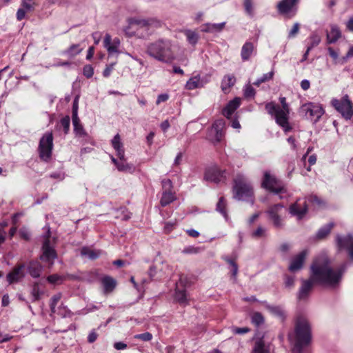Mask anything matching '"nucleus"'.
<instances>
[{
    "instance_id": "2f4dec72",
    "label": "nucleus",
    "mask_w": 353,
    "mask_h": 353,
    "mask_svg": "<svg viewBox=\"0 0 353 353\" xmlns=\"http://www.w3.org/2000/svg\"><path fill=\"white\" fill-rule=\"evenodd\" d=\"M183 33L190 44L194 46L197 43L199 39V35L197 32L191 30H185L183 31Z\"/></svg>"
},
{
    "instance_id": "f03ea898",
    "label": "nucleus",
    "mask_w": 353,
    "mask_h": 353,
    "mask_svg": "<svg viewBox=\"0 0 353 353\" xmlns=\"http://www.w3.org/2000/svg\"><path fill=\"white\" fill-rule=\"evenodd\" d=\"M288 339L292 345V353H303V349L311 342V327L307 319L299 317L294 332L288 334Z\"/></svg>"
},
{
    "instance_id": "8fccbe9b",
    "label": "nucleus",
    "mask_w": 353,
    "mask_h": 353,
    "mask_svg": "<svg viewBox=\"0 0 353 353\" xmlns=\"http://www.w3.org/2000/svg\"><path fill=\"white\" fill-rule=\"evenodd\" d=\"M60 125L63 128L65 134H67L70 129V119L69 116H65L60 121Z\"/></svg>"
},
{
    "instance_id": "864d4df0",
    "label": "nucleus",
    "mask_w": 353,
    "mask_h": 353,
    "mask_svg": "<svg viewBox=\"0 0 353 353\" xmlns=\"http://www.w3.org/2000/svg\"><path fill=\"white\" fill-rule=\"evenodd\" d=\"M225 261L229 263L232 267V274L234 277H235L238 272V265L237 264L231 259H229L228 257L225 258Z\"/></svg>"
},
{
    "instance_id": "79ce46f5",
    "label": "nucleus",
    "mask_w": 353,
    "mask_h": 353,
    "mask_svg": "<svg viewBox=\"0 0 353 353\" xmlns=\"http://www.w3.org/2000/svg\"><path fill=\"white\" fill-rule=\"evenodd\" d=\"M309 40L310 44L307 46V48L308 50H312L313 48L317 46L321 43V38L318 34L314 32L310 36Z\"/></svg>"
},
{
    "instance_id": "de8ad7c7",
    "label": "nucleus",
    "mask_w": 353,
    "mask_h": 353,
    "mask_svg": "<svg viewBox=\"0 0 353 353\" xmlns=\"http://www.w3.org/2000/svg\"><path fill=\"white\" fill-rule=\"evenodd\" d=\"M252 322L255 325L259 326L264 323V318L261 313L255 312L252 316Z\"/></svg>"
},
{
    "instance_id": "6ab92c4d",
    "label": "nucleus",
    "mask_w": 353,
    "mask_h": 353,
    "mask_svg": "<svg viewBox=\"0 0 353 353\" xmlns=\"http://www.w3.org/2000/svg\"><path fill=\"white\" fill-rule=\"evenodd\" d=\"M307 254V250H303L296 256H294L289 266V270L295 272L302 268L305 259Z\"/></svg>"
},
{
    "instance_id": "7c9ffc66",
    "label": "nucleus",
    "mask_w": 353,
    "mask_h": 353,
    "mask_svg": "<svg viewBox=\"0 0 353 353\" xmlns=\"http://www.w3.org/2000/svg\"><path fill=\"white\" fill-rule=\"evenodd\" d=\"M175 200V196L172 191H163L160 203L165 207Z\"/></svg>"
},
{
    "instance_id": "c03bdc74",
    "label": "nucleus",
    "mask_w": 353,
    "mask_h": 353,
    "mask_svg": "<svg viewBox=\"0 0 353 353\" xmlns=\"http://www.w3.org/2000/svg\"><path fill=\"white\" fill-rule=\"evenodd\" d=\"M223 125L222 120H218L213 124V128L216 131V139L217 141H220L223 137V132L221 128Z\"/></svg>"
},
{
    "instance_id": "052dcab7",
    "label": "nucleus",
    "mask_w": 353,
    "mask_h": 353,
    "mask_svg": "<svg viewBox=\"0 0 353 353\" xmlns=\"http://www.w3.org/2000/svg\"><path fill=\"white\" fill-rule=\"evenodd\" d=\"M255 95V90L251 85H247L244 90V96L246 98L253 97Z\"/></svg>"
},
{
    "instance_id": "603ef678",
    "label": "nucleus",
    "mask_w": 353,
    "mask_h": 353,
    "mask_svg": "<svg viewBox=\"0 0 353 353\" xmlns=\"http://www.w3.org/2000/svg\"><path fill=\"white\" fill-rule=\"evenodd\" d=\"M63 280V276H61L57 274L50 275L47 277V281L52 284L61 283Z\"/></svg>"
},
{
    "instance_id": "e433bc0d",
    "label": "nucleus",
    "mask_w": 353,
    "mask_h": 353,
    "mask_svg": "<svg viewBox=\"0 0 353 353\" xmlns=\"http://www.w3.org/2000/svg\"><path fill=\"white\" fill-rule=\"evenodd\" d=\"M116 167L117 170L121 172H131L133 170L132 165L128 164L126 162L125 157H123V159H119V161Z\"/></svg>"
},
{
    "instance_id": "4468645a",
    "label": "nucleus",
    "mask_w": 353,
    "mask_h": 353,
    "mask_svg": "<svg viewBox=\"0 0 353 353\" xmlns=\"http://www.w3.org/2000/svg\"><path fill=\"white\" fill-rule=\"evenodd\" d=\"M299 0H282L277 4L278 12L284 15L292 17L297 11Z\"/></svg>"
},
{
    "instance_id": "39448f33",
    "label": "nucleus",
    "mask_w": 353,
    "mask_h": 353,
    "mask_svg": "<svg viewBox=\"0 0 353 353\" xmlns=\"http://www.w3.org/2000/svg\"><path fill=\"white\" fill-rule=\"evenodd\" d=\"M234 198L239 201H250L253 204V188L248 179L243 175L239 174L234 179Z\"/></svg>"
},
{
    "instance_id": "6e6552de",
    "label": "nucleus",
    "mask_w": 353,
    "mask_h": 353,
    "mask_svg": "<svg viewBox=\"0 0 353 353\" xmlns=\"http://www.w3.org/2000/svg\"><path fill=\"white\" fill-rule=\"evenodd\" d=\"M285 213V207L281 203L272 205L265 211L269 221L272 223L274 228L278 229L284 226L283 216Z\"/></svg>"
},
{
    "instance_id": "37998d69",
    "label": "nucleus",
    "mask_w": 353,
    "mask_h": 353,
    "mask_svg": "<svg viewBox=\"0 0 353 353\" xmlns=\"http://www.w3.org/2000/svg\"><path fill=\"white\" fill-rule=\"evenodd\" d=\"M251 236L254 239L265 238L267 236V228L260 225L252 232Z\"/></svg>"
},
{
    "instance_id": "423d86ee",
    "label": "nucleus",
    "mask_w": 353,
    "mask_h": 353,
    "mask_svg": "<svg viewBox=\"0 0 353 353\" xmlns=\"http://www.w3.org/2000/svg\"><path fill=\"white\" fill-rule=\"evenodd\" d=\"M161 26V22L156 18L134 19L130 21V28L135 30L134 34L139 37H148L154 29Z\"/></svg>"
},
{
    "instance_id": "412c9836",
    "label": "nucleus",
    "mask_w": 353,
    "mask_h": 353,
    "mask_svg": "<svg viewBox=\"0 0 353 353\" xmlns=\"http://www.w3.org/2000/svg\"><path fill=\"white\" fill-rule=\"evenodd\" d=\"M270 343H266L262 337L255 341L252 353H270Z\"/></svg>"
},
{
    "instance_id": "3c124183",
    "label": "nucleus",
    "mask_w": 353,
    "mask_h": 353,
    "mask_svg": "<svg viewBox=\"0 0 353 353\" xmlns=\"http://www.w3.org/2000/svg\"><path fill=\"white\" fill-rule=\"evenodd\" d=\"M134 338L135 339L141 340L143 341H150L152 339V334L148 332H144L142 334H138L134 335Z\"/></svg>"
},
{
    "instance_id": "9d476101",
    "label": "nucleus",
    "mask_w": 353,
    "mask_h": 353,
    "mask_svg": "<svg viewBox=\"0 0 353 353\" xmlns=\"http://www.w3.org/2000/svg\"><path fill=\"white\" fill-rule=\"evenodd\" d=\"M46 228V232L43 235L44 241L42 245V254L40 257L41 260L47 262L50 265L53 264V261L57 257L56 250L54 247L50 245V229L49 226Z\"/></svg>"
},
{
    "instance_id": "c9c22d12",
    "label": "nucleus",
    "mask_w": 353,
    "mask_h": 353,
    "mask_svg": "<svg viewBox=\"0 0 353 353\" xmlns=\"http://www.w3.org/2000/svg\"><path fill=\"white\" fill-rule=\"evenodd\" d=\"M72 123L74 125V130L75 133L81 137L85 135V130L80 123L79 118L78 115L76 116V118L72 117Z\"/></svg>"
},
{
    "instance_id": "72a5a7b5",
    "label": "nucleus",
    "mask_w": 353,
    "mask_h": 353,
    "mask_svg": "<svg viewBox=\"0 0 353 353\" xmlns=\"http://www.w3.org/2000/svg\"><path fill=\"white\" fill-rule=\"evenodd\" d=\"M81 254L91 260L97 259L99 256V252L92 250L88 247H83L81 250Z\"/></svg>"
},
{
    "instance_id": "f257e3e1",
    "label": "nucleus",
    "mask_w": 353,
    "mask_h": 353,
    "mask_svg": "<svg viewBox=\"0 0 353 353\" xmlns=\"http://www.w3.org/2000/svg\"><path fill=\"white\" fill-rule=\"evenodd\" d=\"M347 263H343L334 270L329 259L325 256L316 257L310 266V274L308 279H301V285L297 292L299 301H306L312 290L314 283L335 288L341 282L345 272Z\"/></svg>"
},
{
    "instance_id": "cd10ccee",
    "label": "nucleus",
    "mask_w": 353,
    "mask_h": 353,
    "mask_svg": "<svg viewBox=\"0 0 353 353\" xmlns=\"http://www.w3.org/2000/svg\"><path fill=\"white\" fill-rule=\"evenodd\" d=\"M174 300L181 305L188 304V301L187 299L186 290L184 289L180 290L176 288L175 290Z\"/></svg>"
},
{
    "instance_id": "a18cd8bd",
    "label": "nucleus",
    "mask_w": 353,
    "mask_h": 353,
    "mask_svg": "<svg viewBox=\"0 0 353 353\" xmlns=\"http://www.w3.org/2000/svg\"><path fill=\"white\" fill-rule=\"evenodd\" d=\"M254 0H244L243 1V6L245 9V12L250 17H253L254 15Z\"/></svg>"
},
{
    "instance_id": "dca6fc26",
    "label": "nucleus",
    "mask_w": 353,
    "mask_h": 353,
    "mask_svg": "<svg viewBox=\"0 0 353 353\" xmlns=\"http://www.w3.org/2000/svg\"><path fill=\"white\" fill-rule=\"evenodd\" d=\"M289 212L292 216H296L297 219H302L307 212V201H304L303 203H301L300 199H298L290 206Z\"/></svg>"
},
{
    "instance_id": "20e7f679",
    "label": "nucleus",
    "mask_w": 353,
    "mask_h": 353,
    "mask_svg": "<svg viewBox=\"0 0 353 353\" xmlns=\"http://www.w3.org/2000/svg\"><path fill=\"white\" fill-rule=\"evenodd\" d=\"M147 53L152 57L163 62H171L174 59L172 44L169 40L159 39L147 46Z\"/></svg>"
},
{
    "instance_id": "c85d7f7f",
    "label": "nucleus",
    "mask_w": 353,
    "mask_h": 353,
    "mask_svg": "<svg viewBox=\"0 0 353 353\" xmlns=\"http://www.w3.org/2000/svg\"><path fill=\"white\" fill-rule=\"evenodd\" d=\"M83 48L80 47L79 44H73L69 48L64 50L62 54L68 56L69 58H73L80 54Z\"/></svg>"
},
{
    "instance_id": "9b49d317",
    "label": "nucleus",
    "mask_w": 353,
    "mask_h": 353,
    "mask_svg": "<svg viewBox=\"0 0 353 353\" xmlns=\"http://www.w3.org/2000/svg\"><path fill=\"white\" fill-rule=\"evenodd\" d=\"M324 110L319 104L307 103L300 108V113L314 123H316L324 114Z\"/></svg>"
},
{
    "instance_id": "4c0bfd02",
    "label": "nucleus",
    "mask_w": 353,
    "mask_h": 353,
    "mask_svg": "<svg viewBox=\"0 0 353 353\" xmlns=\"http://www.w3.org/2000/svg\"><path fill=\"white\" fill-rule=\"evenodd\" d=\"M202 86L199 77L196 76L190 78L186 83L185 88L188 90H194Z\"/></svg>"
},
{
    "instance_id": "13d9d810",
    "label": "nucleus",
    "mask_w": 353,
    "mask_h": 353,
    "mask_svg": "<svg viewBox=\"0 0 353 353\" xmlns=\"http://www.w3.org/2000/svg\"><path fill=\"white\" fill-rule=\"evenodd\" d=\"M115 65H116V61H114L113 63H111L109 65H107L105 68V70L103 72V76L104 77H106V78L110 77V75L112 71L113 70L114 67Z\"/></svg>"
},
{
    "instance_id": "58836bf2",
    "label": "nucleus",
    "mask_w": 353,
    "mask_h": 353,
    "mask_svg": "<svg viewBox=\"0 0 353 353\" xmlns=\"http://www.w3.org/2000/svg\"><path fill=\"white\" fill-rule=\"evenodd\" d=\"M40 283L39 282H35L32 288L31 295H32V301H36L40 299V296L43 294V292L40 290L39 288Z\"/></svg>"
},
{
    "instance_id": "1a4fd4ad",
    "label": "nucleus",
    "mask_w": 353,
    "mask_h": 353,
    "mask_svg": "<svg viewBox=\"0 0 353 353\" xmlns=\"http://www.w3.org/2000/svg\"><path fill=\"white\" fill-rule=\"evenodd\" d=\"M53 148V136L51 132H47L41 138L38 152L39 157L44 161H48L52 156Z\"/></svg>"
},
{
    "instance_id": "5fc2aeb1",
    "label": "nucleus",
    "mask_w": 353,
    "mask_h": 353,
    "mask_svg": "<svg viewBox=\"0 0 353 353\" xmlns=\"http://www.w3.org/2000/svg\"><path fill=\"white\" fill-rule=\"evenodd\" d=\"M295 283L294 276H286L285 278V287L288 289H291L294 287Z\"/></svg>"
},
{
    "instance_id": "680f3d73",
    "label": "nucleus",
    "mask_w": 353,
    "mask_h": 353,
    "mask_svg": "<svg viewBox=\"0 0 353 353\" xmlns=\"http://www.w3.org/2000/svg\"><path fill=\"white\" fill-rule=\"evenodd\" d=\"M299 30V23H295L294 24L292 28L291 29V30L289 32L288 37L289 38L294 37L295 35L298 33Z\"/></svg>"
},
{
    "instance_id": "338daca9",
    "label": "nucleus",
    "mask_w": 353,
    "mask_h": 353,
    "mask_svg": "<svg viewBox=\"0 0 353 353\" xmlns=\"http://www.w3.org/2000/svg\"><path fill=\"white\" fill-rule=\"evenodd\" d=\"M26 12L27 11L24 10V8H23L22 7L19 8L17 12V19L18 21H21L22 19H23L26 17Z\"/></svg>"
},
{
    "instance_id": "4d7b16f0",
    "label": "nucleus",
    "mask_w": 353,
    "mask_h": 353,
    "mask_svg": "<svg viewBox=\"0 0 353 353\" xmlns=\"http://www.w3.org/2000/svg\"><path fill=\"white\" fill-rule=\"evenodd\" d=\"M162 188L163 191H171L172 188V182L169 179H164L161 181Z\"/></svg>"
},
{
    "instance_id": "49530a36",
    "label": "nucleus",
    "mask_w": 353,
    "mask_h": 353,
    "mask_svg": "<svg viewBox=\"0 0 353 353\" xmlns=\"http://www.w3.org/2000/svg\"><path fill=\"white\" fill-rule=\"evenodd\" d=\"M274 71H271L268 73L264 74L261 78H259L255 82H254L253 84L256 86H259L262 83L272 79Z\"/></svg>"
},
{
    "instance_id": "aec40b11",
    "label": "nucleus",
    "mask_w": 353,
    "mask_h": 353,
    "mask_svg": "<svg viewBox=\"0 0 353 353\" xmlns=\"http://www.w3.org/2000/svg\"><path fill=\"white\" fill-rule=\"evenodd\" d=\"M241 99L240 98H234L230 101L227 105L223 110V114L228 119H231L233 113L240 106Z\"/></svg>"
},
{
    "instance_id": "f704fd0d",
    "label": "nucleus",
    "mask_w": 353,
    "mask_h": 353,
    "mask_svg": "<svg viewBox=\"0 0 353 353\" xmlns=\"http://www.w3.org/2000/svg\"><path fill=\"white\" fill-rule=\"evenodd\" d=\"M266 308L274 315L281 318L282 320L285 319V314L284 310L280 306L267 305Z\"/></svg>"
},
{
    "instance_id": "a878e982",
    "label": "nucleus",
    "mask_w": 353,
    "mask_h": 353,
    "mask_svg": "<svg viewBox=\"0 0 353 353\" xmlns=\"http://www.w3.org/2000/svg\"><path fill=\"white\" fill-rule=\"evenodd\" d=\"M101 282L105 293L112 292L116 287V281L109 276H103L101 279Z\"/></svg>"
},
{
    "instance_id": "69168bd1",
    "label": "nucleus",
    "mask_w": 353,
    "mask_h": 353,
    "mask_svg": "<svg viewBox=\"0 0 353 353\" xmlns=\"http://www.w3.org/2000/svg\"><path fill=\"white\" fill-rule=\"evenodd\" d=\"M78 101H79V97H76L75 99L73 101L72 117L76 118V116L78 115L77 114V112H78Z\"/></svg>"
},
{
    "instance_id": "0eeeda50",
    "label": "nucleus",
    "mask_w": 353,
    "mask_h": 353,
    "mask_svg": "<svg viewBox=\"0 0 353 353\" xmlns=\"http://www.w3.org/2000/svg\"><path fill=\"white\" fill-rule=\"evenodd\" d=\"M261 187L271 193L279 196V199L283 197L282 194L287 192V188L284 183L272 174L270 171H265L261 181Z\"/></svg>"
},
{
    "instance_id": "f3484780",
    "label": "nucleus",
    "mask_w": 353,
    "mask_h": 353,
    "mask_svg": "<svg viewBox=\"0 0 353 353\" xmlns=\"http://www.w3.org/2000/svg\"><path fill=\"white\" fill-rule=\"evenodd\" d=\"M121 41L119 38H114L112 40L111 36L109 34H106L103 40V46L107 49L109 56L114 53H120L119 48L120 46Z\"/></svg>"
},
{
    "instance_id": "7ed1b4c3",
    "label": "nucleus",
    "mask_w": 353,
    "mask_h": 353,
    "mask_svg": "<svg viewBox=\"0 0 353 353\" xmlns=\"http://www.w3.org/2000/svg\"><path fill=\"white\" fill-rule=\"evenodd\" d=\"M279 101L281 103V108L273 102H270L265 105V109L268 114L274 116L276 123L282 127L285 132H289L292 130V127L288 122L289 105L286 103L285 97H280Z\"/></svg>"
},
{
    "instance_id": "4be33fe9",
    "label": "nucleus",
    "mask_w": 353,
    "mask_h": 353,
    "mask_svg": "<svg viewBox=\"0 0 353 353\" xmlns=\"http://www.w3.org/2000/svg\"><path fill=\"white\" fill-rule=\"evenodd\" d=\"M28 272L34 278H38L41 274L43 266L37 261H30L27 266Z\"/></svg>"
},
{
    "instance_id": "ea45409f",
    "label": "nucleus",
    "mask_w": 353,
    "mask_h": 353,
    "mask_svg": "<svg viewBox=\"0 0 353 353\" xmlns=\"http://www.w3.org/2000/svg\"><path fill=\"white\" fill-rule=\"evenodd\" d=\"M226 201L223 197H221L216 204V210L221 213L225 219H228V214L226 211Z\"/></svg>"
},
{
    "instance_id": "c756f323",
    "label": "nucleus",
    "mask_w": 353,
    "mask_h": 353,
    "mask_svg": "<svg viewBox=\"0 0 353 353\" xmlns=\"http://www.w3.org/2000/svg\"><path fill=\"white\" fill-rule=\"evenodd\" d=\"M341 37V32L336 26H332L331 30L327 34V40L329 43L336 42Z\"/></svg>"
},
{
    "instance_id": "0e129e2a",
    "label": "nucleus",
    "mask_w": 353,
    "mask_h": 353,
    "mask_svg": "<svg viewBox=\"0 0 353 353\" xmlns=\"http://www.w3.org/2000/svg\"><path fill=\"white\" fill-rule=\"evenodd\" d=\"M68 278L71 280H78V281H87L88 282H92V280L86 278L85 276H79L74 274H68Z\"/></svg>"
},
{
    "instance_id": "bf43d9fd",
    "label": "nucleus",
    "mask_w": 353,
    "mask_h": 353,
    "mask_svg": "<svg viewBox=\"0 0 353 353\" xmlns=\"http://www.w3.org/2000/svg\"><path fill=\"white\" fill-rule=\"evenodd\" d=\"M199 251H200L199 248H196L194 246H188L187 248H185L183 250L182 252L184 254H197L199 252Z\"/></svg>"
},
{
    "instance_id": "ddd939ff",
    "label": "nucleus",
    "mask_w": 353,
    "mask_h": 353,
    "mask_svg": "<svg viewBox=\"0 0 353 353\" xmlns=\"http://www.w3.org/2000/svg\"><path fill=\"white\" fill-rule=\"evenodd\" d=\"M225 170H221L217 167L209 168L205 172L204 179L215 183L224 182L227 177Z\"/></svg>"
},
{
    "instance_id": "b1692460",
    "label": "nucleus",
    "mask_w": 353,
    "mask_h": 353,
    "mask_svg": "<svg viewBox=\"0 0 353 353\" xmlns=\"http://www.w3.org/2000/svg\"><path fill=\"white\" fill-rule=\"evenodd\" d=\"M254 51V45L252 42H245L241 48V56L243 61H247Z\"/></svg>"
},
{
    "instance_id": "a211bd4d",
    "label": "nucleus",
    "mask_w": 353,
    "mask_h": 353,
    "mask_svg": "<svg viewBox=\"0 0 353 353\" xmlns=\"http://www.w3.org/2000/svg\"><path fill=\"white\" fill-rule=\"evenodd\" d=\"M24 264H20L15 267L8 275L7 280L10 283L19 281L25 276Z\"/></svg>"
},
{
    "instance_id": "5701e85b",
    "label": "nucleus",
    "mask_w": 353,
    "mask_h": 353,
    "mask_svg": "<svg viewBox=\"0 0 353 353\" xmlns=\"http://www.w3.org/2000/svg\"><path fill=\"white\" fill-rule=\"evenodd\" d=\"M112 145L117 152V155L119 159H123L125 151L123 145L121 141V137L119 134H117L112 140Z\"/></svg>"
},
{
    "instance_id": "bb28decb",
    "label": "nucleus",
    "mask_w": 353,
    "mask_h": 353,
    "mask_svg": "<svg viewBox=\"0 0 353 353\" xmlns=\"http://www.w3.org/2000/svg\"><path fill=\"white\" fill-rule=\"evenodd\" d=\"M236 81V79L234 75H226L223 77L221 82V89L225 92H229L230 88L232 87Z\"/></svg>"
},
{
    "instance_id": "473e14b6",
    "label": "nucleus",
    "mask_w": 353,
    "mask_h": 353,
    "mask_svg": "<svg viewBox=\"0 0 353 353\" xmlns=\"http://www.w3.org/2000/svg\"><path fill=\"white\" fill-rule=\"evenodd\" d=\"M334 226L333 223H330L322 228H321L317 233H316V239H325L330 232L332 228Z\"/></svg>"
},
{
    "instance_id": "f8f14e48",
    "label": "nucleus",
    "mask_w": 353,
    "mask_h": 353,
    "mask_svg": "<svg viewBox=\"0 0 353 353\" xmlns=\"http://www.w3.org/2000/svg\"><path fill=\"white\" fill-rule=\"evenodd\" d=\"M332 104L345 119H350L353 116V104L347 94L343 96L341 100L332 99Z\"/></svg>"
},
{
    "instance_id": "393cba45",
    "label": "nucleus",
    "mask_w": 353,
    "mask_h": 353,
    "mask_svg": "<svg viewBox=\"0 0 353 353\" xmlns=\"http://www.w3.org/2000/svg\"><path fill=\"white\" fill-rule=\"evenodd\" d=\"M225 23H206L203 26L202 29L203 32H221L225 27Z\"/></svg>"
},
{
    "instance_id": "09e8293b",
    "label": "nucleus",
    "mask_w": 353,
    "mask_h": 353,
    "mask_svg": "<svg viewBox=\"0 0 353 353\" xmlns=\"http://www.w3.org/2000/svg\"><path fill=\"white\" fill-rule=\"evenodd\" d=\"M21 7L27 12L34 10L35 2L33 0H23Z\"/></svg>"
},
{
    "instance_id": "2eb2a0df",
    "label": "nucleus",
    "mask_w": 353,
    "mask_h": 353,
    "mask_svg": "<svg viewBox=\"0 0 353 353\" xmlns=\"http://www.w3.org/2000/svg\"><path fill=\"white\" fill-rule=\"evenodd\" d=\"M336 245L339 250H346L348 256L352 261H353V236L351 234L346 236L336 235Z\"/></svg>"
},
{
    "instance_id": "e2e57ef3",
    "label": "nucleus",
    "mask_w": 353,
    "mask_h": 353,
    "mask_svg": "<svg viewBox=\"0 0 353 353\" xmlns=\"http://www.w3.org/2000/svg\"><path fill=\"white\" fill-rule=\"evenodd\" d=\"M249 328L248 327H232L233 333L236 334H243L249 332Z\"/></svg>"
},
{
    "instance_id": "a19ab883",
    "label": "nucleus",
    "mask_w": 353,
    "mask_h": 353,
    "mask_svg": "<svg viewBox=\"0 0 353 353\" xmlns=\"http://www.w3.org/2000/svg\"><path fill=\"white\" fill-rule=\"evenodd\" d=\"M305 201L318 207H321L325 205V202L315 194L309 195L306 197Z\"/></svg>"
},
{
    "instance_id": "774afa93",
    "label": "nucleus",
    "mask_w": 353,
    "mask_h": 353,
    "mask_svg": "<svg viewBox=\"0 0 353 353\" xmlns=\"http://www.w3.org/2000/svg\"><path fill=\"white\" fill-rule=\"evenodd\" d=\"M97 336H98V334H97V332L94 330H92L88 334V341L90 343H92L97 340Z\"/></svg>"
},
{
    "instance_id": "6e6d98bb",
    "label": "nucleus",
    "mask_w": 353,
    "mask_h": 353,
    "mask_svg": "<svg viewBox=\"0 0 353 353\" xmlns=\"http://www.w3.org/2000/svg\"><path fill=\"white\" fill-rule=\"evenodd\" d=\"M83 73L87 78H91L94 74V69L90 65H85L83 69Z\"/></svg>"
}]
</instances>
